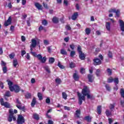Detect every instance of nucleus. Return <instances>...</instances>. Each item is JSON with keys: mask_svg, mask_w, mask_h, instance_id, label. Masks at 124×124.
<instances>
[{"mask_svg": "<svg viewBox=\"0 0 124 124\" xmlns=\"http://www.w3.org/2000/svg\"><path fill=\"white\" fill-rule=\"evenodd\" d=\"M82 94L78 92V104L79 105H81L83 101L86 100V98L85 96H87L88 99H92L93 96L92 94H90V89L87 86H84L82 89Z\"/></svg>", "mask_w": 124, "mask_h": 124, "instance_id": "f257e3e1", "label": "nucleus"}, {"mask_svg": "<svg viewBox=\"0 0 124 124\" xmlns=\"http://www.w3.org/2000/svg\"><path fill=\"white\" fill-rule=\"evenodd\" d=\"M10 115L9 116V118L8 119V122H12V119L14 122L16 121V117L13 115L14 113L13 112V109H11L9 110Z\"/></svg>", "mask_w": 124, "mask_h": 124, "instance_id": "f03ea898", "label": "nucleus"}, {"mask_svg": "<svg viewBox=\"0 0 124 124\" xmlns=\"http://www.w3.org/2000/svg\"><path fill=\"white\" fill-rule=\"evenodd\" d=\"M36 57V58H37L39 61H40L41 62H42L43 63H45V62H46V60H47V59L46 58V56L43 58L42 55H41V54H38L37 55Z\"/></svg>", "mask_w": 124, "mask_h": 124, "instance_id": "7ed1b4c3", "label": "nucleus"}, {"mask_svg": "<svg viewBox=\"0 0 124 124\" xmlns=\"http://www.w3.org/2000/svg\"><path fill=\"white\" fill-rule=\"evenodd\" d=\"M0 104L1 105L4 106V107H6V108H10V104L7 102H4L3 98L0 99Z\"/></svg>", "mask_w": 124, "mask_h": 124, "instance_id": "20e7f679", "label": "nucleus"}, {"mask_svg": "<svg viewBox=\"0 0 124 124\" xmlns=\"http://www.w3.org/2000/svg\"><path fill=\"white\" fill-rule=\"evenodd\" d=\"M120 28L121 31H124V22L123 20L119 19V20Z\"/></svg>", "mask_w": 124, "mask_h": 124, "instance_id": "39448f33", "label": "nucleus"}, {"mask_svg": "<svg viewBox=\"0 0 124 124\" xmlns=\"http://www.w3.org/2000/svg\"><path fill=\"white\" fill-rule=\"evenodd\" d=\"M93 61L94 65H99V64H101V61L98 58H95Z\"/></svg>", "mask_w": 124, "mask_h": 124, "instance_id": "423d86ee", "label": "nucleus"}, {"mask_svg": "<svg viewBox=\"0 0 124 124\" xmlns=\"http://www.w3.org/2000/svg\"><path fill=\"white\" fill-rule=\"evenodd\" d=\"M13 92H15V93H18L20 91H21V89L20 88V87H19L17 85H15L13 87Z\"/></svg>", "mask_w": 124, "mask_h": 124, "instance_id": "0eeeda50", "label": "nucleus"}, {"mask_svg": "<svg viewBox=\"0 0 124 124\" xmlns=\"http://www.w3.org/2000/svg\"><path fill=\"white\" fill-rule=\"evenodd\" d=\"M11 16H10L8 20L5 22L4 25V26H5V27H7V26H9V25H10L11 24Z\"/></svg>", "mask_w": 124, "mask_h": 124, "instance_id": "6e6552de", "label": "nucleus"}, {"mask_svg": "<svg viewBox=\"0 0 124 124\" xmlns=\"http://www.w3.org/2000/svg\"><path fill=\"white\" fill-rule=\"evenodd\" d=\"M88 79L89 82H90L91 83H93V82L94 77H93V75L89 74L88 75Z\"/></svg>", "mask_w": 124, "mask_h": 124, "instance_id": "1a4fd4ad", "label": "nucleus"}, {"mask_svg": "<svg viewBox=\"0 0 124 124\" xmlns=\"http://www.w3.org/2000/svg\"><path fill=\"white\" fill-rule=\"evenodd\" d=\"M34 5L38 10H42V5L40 4V3L36 2L34 3Z\"/></svg>", "mask_w": 124, "mask_h": 124, "instance_id": "9d476101", "label": "nucleus"}, {"mask_svg": "<svg viewBox=\"0 0 124 124\" xmlns=\"http://www.w3.org/2000/svg\"><path fill=\"white\" fill-rule=\"evenodd\" d=\"M8 85L9 86L10 91H11V92H13V87L14 86H12V85H13V83L12 82H11V81H9L8 82Z\"/></svg>", "mask_w": 124, "mask_h": 124, "instance_id": "9b49d317", "label": "nucleus"}, {"mask_svg": "<svg viewBox=\"0 0 124 124\" xmlns=\"http://www.w3.org/2000/svg\"><path fill=\"white\" fill-rule=\"evenodd\" d=\"M11 96V94H10V92L6 91L5 94L4 95V97L5 100H7V97H9Z\"/></svg>", "mask_w": 124, "mask_h": 124, "instance_id": "f8f14e48", "label": "nucleus"}, {"mask_svg": "<svg viewBox=\"0 0 124 124\" xmlns=\"http://www.w3.org/2000/svg\"><path fill=\"white\" fill-rule=\"evenodd\" d=\"M31 42L32 43L31 45V46L33 47V48H35V47H36V44H37L36 40H35V39H32Z\"/></svg>", "mask_w": 124, "mask_h": 124, "instance_id": "ddd939ff", "label": "nucleus"}, {"mask_svg": "<svg viewBox=\"0 0 124 124\" xmlns=\"http://www.w3.org/2000/svg\"><path fill=\"white\" fill-rule=\"evenodd\" d=\"M106 28L108 31H110L111 30V24L109 22H107L106 23Z\"/></svg>", "mask_w": 124, "mask_h": 124, "instance_id": "4468645a", "label": "nucleus"}, {"mask_svg": "<svg viewBox=\"0 0 124 124\" xmlns=\"http://www.w3.org/2000/svg\"><path fill=\"white\" fill-rule=\"evenodd\" d=\"M79 59H80L81 61H84V60H85L86 58L85 54L83 53V52H80V53H79Z\"/></svg>", "mask_w": 124, "mask_h": 124, "instance_id": "2eb2a0df", "label": "nucleus"}, {"mask_svg": "<svg viewBox=\"0 0 124 124\" xmlns=\"http://www.w3.org/2000/svg\"><path fill=\"white\" fill-rule=\"evenodd\" d=\"M73 77L75 81H78L79 80V75L76 73H74Z\"/></svg>", "mask_w": 124, "mask_h": 124, "instance_id": "dca6fc26", "label": "nucleus"}, {"mask_svg": "<svg viewBox=\"0 0 124 124\" xmlns=\"http://www.w3.org/2000/svg\"><path fill=\"white\" fill-rule=\"evenodd\" d=\"M77 17H78V13L76 12L72 16V19L74 20L75 21L76 19H77Z\"/></svg>", "mask_w": 124, "mask_h": 124, "instance_id": "f3484780", "label": "nucleus"}, {"mask_svg": "<svg viewBox=\"0 0 124 124\" xmlns=\"http://www.w3.org/2000/svg\"><path fill=\"white\" fill-rule=\"evenodd\" d=\"M80 115H81V111L80 110H77L76 111L75 115L77 118L80 119Z\"/></svg>", "mask_w": 124, "mask_h": 124, "instance_id": "a211bd4d", "label": "nucleus"}, {"mask_svg": "<svg viewBox=\"0 0 124 124\" xmlns=\"http://www.w3.org/2000/svg\"><path fill=\"white\" fill-rule=\"evenodd\" d=\"M48 62L50 64L54 63V62H55V58H54L53 57L49 58Z\"/></svg>", "mask_w": 124, "mask_h": 124, "instance_id": "6ab92c4d", "label": "nucleus"}, {"mask_svg": "<svg viewBox=\"0 0 124 124\" xmlns=\"http://www.w3.org/2000/svg\"><path fill=\"white\" fill-rule=\"evenodd\" d=\"M52 21L53 22V23L57 24V23H59V18L56 17H54L52 18Z\"/></svg>", "mask_w": 124, "mask_h": 124, "instance_id": "aec40b11", "label": "nucleus"}, {"mask_svg": "<svg viewBox=\"0 0 124 124\" xmlns=\"http://www.w3.org/2000/svg\"><path fill=\"white\" fill-rule=\"evenodd\" d=\"M97 111L98 115H100V114H101V106H98L97 108Z\"/></svg>", "mask_w": 124, "mask_h": 124, "instance_id": "412c9836", "label": "nucleus"}, {"mask_svg": "<svg viewBox=\"0 0 124 124\" xmlns=\"http://www.w3.org/2000/svg\"><path fill=\"white\" fill-rule=\"evenodd\" d=\"M16 107L19 109V110H22V111L25 110V108L22 107L21 105H16Z\"/></svg>", "mask_w": 124, "mask_h": 124, "instance_id": "4be33fe9", "label": "nucleus"}, {"mask_svg": "<svg viewBox=\"0 0 124 124\" xmlns=\"http://www.w3.org/2000/svg\"><path fill=\"white\" fill-rule=\"evenodd\" d=\"M36 103V100L35 99V98H33L32 101V102L31 103V105L32 107H33L35 105V104Z\"/></svg>", "mask_w": 124, "mask_h": 124, "instance_id": "5701e85b", "label": "nucleus"}, {"mask_svg": "<svg viewBox=\"0 0 124 124\" xmlns=\"http://www.w3.org/2000/svg\"><path fill=\"white\" fill-rule=\"evenodd\" d=\"M13 65H14V67H16L17 66V65H18V61H17L16 59L14 60Z\"/></svg>", "mask_w": 124, "mask_h": 124, "instance_id": "b1692460", "label": "nucleus"}, {"mask_svg": "<svg viewBox=\"0 0 124 124\" xmlns=\"http://www.w3.org/2000/svg\"><path fill=\"white\" fill-rule=\"evenodd\" d=\"M33 118L35 119V120H39V116L38 114L34 113L33 115Z\"/></svg>", "mask_w": 124, "mask_h": 124, "instance_id": "393cba45", "label": "nucleus"}, {"mask_svg": "<svg viewBox=\"0 0 124 124\" xmlns=\"http://www.w3.org/2000/svg\"><path fill=\"white\" fill-rule=\"evenodd\" d=\"M85 32L87 34V35H89L91 33V29L90 28H86L85 29Z\"/></svg>", "mask_w": 124, "mask_h": 124, "instance_id": "a878e982", "label": "nucleus"}, {"mask_svg": "<svg viewBox=\"0 0 124 124\" xmlns=\"http://www.w3.org/2000/svg\"><path fill=\"white\" fill-rule=\"evenodd\" d=\"M100 72H101V71L100 69H97L96 71V76H97L98 77H99V76H100Z\"/></svg>", "mask_w": 124, "mask_h": 124, "instance_id": "bb28decb", "label": "nucleus"}, {"mask_svg": "<svg viewBox=\"0 0 124 124\" xmlns=\"http://www.w3.org/2000/svg\"><path fill=\"white\" fill-rule=\"evenodd\" d=\"M62 96L64 99H66L67 98V94H66V93L65 92H63L62 93Z\"/></svg>", "mask_w": 124, "mask_h": 124, "instance_id": "cd10ccee", "label": "nucleus"}, {"mask_svg": "<svg viewBox=\"0 0 124 124\" xmlns=\"http://www.w3.org/2000/svg\"><path fill=\"white\" fill-rule=\"evenodd\" d=\"M112 82H114V79L110 77L108 79V83H112Z\"/></svg>", "mask_w": 124, "mask_h": 124, "instance_id": "c85d7f7f", "label": "nucleus"}, {"mask_svg": "<svg viewBox=\"0 0 124 124\" xmlns=\"http://www.w3.org/2000/svg\"><path fill=\"white\" fill-rule=\"evenodd\" d=\"M38 97L40 100H42V99H43V98L42 97V94L40 93H38Z\"/></svg>", "mask_w": 124, "mask_h": 124, "instance_id": "c756f323", "label": "nucleus"}, {"mask_svg": "<svg viewBox=\"0 0 124 124\" xmlns=\"http://www.w3.org/2000/svg\"><path fill=\"white\" fill-rule=\"evenodd\" d=\"M61 54H62V55H67V52L64 49H61Z\"/></svg>", "mask_w": 124, "mask_h": 124, "instance_id": "7c9ffc66", "label": "nucleus"}, {"mask_svg": "<svg viewBox=\"0 0 124 124\" xmlns=\"http://www.w3.org/2000/svg\"><path fill=\"white\" fill-rule=\"evenodd\" d=\"M44 69L48 73H50V69L49 68V67L48 66H46L44 67Z\"/></svg>", "mask_w": 124, "mask_h": 124, "instance_id": "2f4dec72", "label": "nucleus"}, {"mask_svg": "<svg viewBox=\"0 0 124 124\" xmlns=\"http://www.w3.org/2000/svg\"><path fill=\"white\" fill-rule=\"evenodd\" d=\"M92 118L90 116H86L85 117V120L86 121H87V122H91V121L92 120Z\"/></svg>", "mask_w": 124, "mask_h": 124, "instance_id": "473e14b6", "label": "nucleus"}, {"mask_svg": "<svg viewBox=\"0 0 124 124\" xmlns=\"http://www.w3.org/2000/svg\"><path fill=\"white\" fill-rule=\"evenodd\" d=\"M107 71L109 75H112V70H111V69L108 68Z\"/></svg>", "mask_w": 124, "mask_h": 124, "instance_id": "72a5a7b5", "label": "nucleus"}, {"mask_svg": "<svg viewBox=\"0 0 124 124\" xmlns=\"http://www.w3.org/2000/svg\"><path fill=\"white\" fill-rule=\"evenodd\" d=\"M113 81L116 84V85H118L119 84V78H115L113 79Z\"/></svg>", "mask_w": 124, "mask_h": 124, "instance_id": "f704fd0d", "label": "nucleus"}, {"mask_svg": "<svg viewBox=\"0 0 124 124\" xmlns=\"http://www.w3.org/2000/svg\"><path fill=\"white\" fill-rule=\"evenodd\" d=\"M78 54L82 53V47H81V46H78Z\"/></svg>", "mask_w": 124, "mask_h": 124, "instance_id": "c9c22d12", "label": "nucleus"}, {"mask_svg": "<svg viewBox=\"0 0 124 124\" xmlns=\"http://www.w3.org/2000/svg\"><path fill=\"white\" fill-rule=\"evenodd\" d=\"M70 68H74V67H75V63L72 62L70 63Z\"/></svg>", "mask_w": 124, "mask_h": 124, "instance_id": "e433bc0d", "label": "nucleus"}, {"mask_svg": "<svg viewBox=\"0 0 124 124\" xmlns=\"http://www.w3.org/2000/svg\"><path fill=\"white\" fill-rule=\"evenodd\" d=\"M58 66L60 68H61L62 69H64V67L63 65H62L60 62H58Z\"/></svg>", "mask_w": 124, "mask_h": 124, "instance_id": "4c0bfd02", "label": "nucleus"}, {"mask_svg": "<svg viewBox=\"0 0 124 124\" xmlns=\"http://www.w3.org/2000/svg\"><path fill=\"white\" fill-rule=\"evenodd\" d=\"M106 114L107 117H109V116H111V112L109 111V110L107 109L106 111Z\"/></svg>", "mask_w": 124, "mask_h": 124, "instance_id": "58836bf2", "label": "nucleus"}, {"mask_svg": "<svg viewBox=\"0 0 124 124\" xmlns=\"http://www.w3.org/2000/svg\"><path fill=\"white\" fill-rule=\"evenodd\" d=\"M115 103L114 104H111L109 106V108L110 110H112V109H114L115 108Z\"/></svg>", "mask_w": 124, "mask_h": 124, "instance_id": "ea45409f", "label": "nucleus"}, {"mask_svg": "<svg viewBox=\"0 0 124 124\" xmlns=\"http://www.w3.org/2000/svg\"><path fill=\"white\" fill-rule=\"evenodd\" d=\"M55 82L57 84H60L62 83V80L60 78H56L55 79Z\"/></svg>", "mask_w": 124, "mask_h": 124, "instance_id": "a19ab883", "label": "nucleus"}, {"mask_svg": "<svg viewBox=\"0 0 124 124\" xmlns=\"http://www.w3.org/2000/svg\"><path fill=\"white\" fill-rule=\"evenodd\" d=\"M115 13L116 14L117 17H120V10H116Z\"/></svg>", "mask_w": 124, "mask_h": 124, "instance_id": "79ce46f5", "label": "nucleus"}, {"mask_svg": "<svg viewBox=\"0 0 124 124\" xmlns=\"http://www.w3.org/2000/svg\"><path fill=\"white\" fill-rule=\"evenodd\" d=\"M109 13H115L116 12V9H111L108 11Z\"/></svg>", "mask_w": 124, "mask_h": 124, "instance_id": "37998d69", "label": "nucleus"}, {"mask_svg": "<svg viewBox=\"0 0 124 124\" xmlns=\"http://www.w3.org/2000/svg\"><path fill=\"white\" fill-rule=\"evenodd\" d=\"M31 95L30 93H27V94L25 95L26 98H31Z\"/></svg>", "mask_w": 124, "mask_h": 124, "instance_id": "c03bdc74", "label": "nucleus"}, {"mask_svg": "<svg viewBox=\"0 0 124 124\" xmlns=\"http://www.w3.org/2000/svg\"><path fill=\"white\" fill-rule=\"evenodd\" d=\"M9 56V58H11V60H12V59H13L14 57H15V54L14 53H12L10 54Z\"/></svg>", "mask_w": 124, "mask_h": 124, "instance_id": "a18cd8bd", "label": "nucleus"}, {"mask_svg": "<svg viewBox=\"0 0 124 124\" xmlns=\"http://www.w3.org/2000/svg\"><path fill=\"white\" fill-rule=\"evenodd\" d=\"M2 69L3 73H6V72H7V68L5 66L3 67Z\"/></svg>", "mask_w": 124, "mask_h": 124, "instance_id": "49530a36", "label": "nucleus"}, {"mask_svg": "<svg viewBox=\"0 0 124 124\" xmlns=\"http://www.w3.org/2000/svg\"><path fill=\"white\" fill-rule=\"evenodd\" d=\"M43 5L44 7H45V8H46V9H48V5L47 4L45 3V2H43Z\"/></svg>", "mask_w": 124, "mask_h": 124, "instance_id": "de8ad7c7", "label": "nucleus"}, {"mask_svg": "<svg viewBox=\"0 0 124 124\" xmlns=\"http://www.w3.org/2000/svg\"><path fill=\"white\" fill-rule=\"evenodd\" d=\"M42 24L44 25V26H46V25L48 24V22H47V20H44L42 21Z\"/></svg>", "mask_w": 124, "mask_h": 124, "instance_id": "09e8293b", "label": "nucleus"}, {"mask_svg": "<svg viewBox=\"0 0 124 124\" xmlns=\"http://www.w3.org/2000/svg\"><path fill=\"white\" fill-rule=\"evenodd\" d=\"M70 56L71 57H74L75 56V51H72L70 53Z\"/></svg>", "mask_w": 124, "mask_h": 124, "instance_id": "8fccbe9b", "label": "nucleus"}, {"mask_svg": "<svg viewBox=\"0 0 124 124\" xmlns=\"http://www.w3.org/2000/svg\"><path fill=\"white\" fill-rule=\"evenodd\" d=\"M106 88L107 91H110V90H111L110 86L108 84L106 85Z\"/></svg>", "mask_w": 124, "mask_h": 124, "instance_id": "3c124183", "label": "nucleus"}, {"mask_svg": "<svg viewBox=\"0 0 124 124\" xmlns=\"http://www.w3.org/2000/svg\"><path fill=\"white\" fill-rule=\"evenodd\" d=\"M64 110H67V111H70V108L67 106L64 107Z\"/></svg>", "mask_w": 124, "mask_h": 124, "instance_id": "603ef678", "label": "nucleus"}, {"mask_svg": "<svg viewBox=\"0 0 124 124\" xmlns=\"http://www.w3.org/2000/svg\"><path fill=\"white\" fill-rule=\"evenodd\" d=\"M44 44L45 45H48V44H49V42L47 40H44Z\"/></svg>", "mask_w": 124, "mask_h": 124, "instance_id": "864d4df0", "label": "nucleus"}, {"mask_svg": "<svg viewBox=\"0 0 124 124\" xmlns=\"http://www.w3.org/2000/svg\"><path fill=\"white\" fill-rule=\"evenodd\" d=\"M80 73H82V74L85 73V69L84 68H81L80 69Z\"/></svg>", "mask_w": 124, "mask_h": 124, "instance_id": "5fc2aeb1", "label": "nucleus"}, {"mask_svg": "<svg viewBox=\"0 0 124 124\" xmlns=\"http://www.w3.org/2000/svg\"><path fill=\"white\" fill-rule=\"evenodd\" d=\"M31 54H32V56H33L34 57H36L37 55L36 54V53L34 52L31 51L30 52Z\"/></svg>", "mask_w": 124, "mask_h": 124, "instance_id": "6e6d98bb", "label": "nucleus"}, {"mask_svg": "<svg viewBox=\"0 0 124 124\" xmlns=\"http://www.w3.org/2000/svg\"><path fill=\"white\" fill-rule=\"evenodd\" d=\"M21 40L23 42H25V41H26V37L25 36H21Z\"/></svg>", "mask_w": 124, "mask_h": 124, "instance_id": "4d7b16f0", "label": "nucleus"}, {"mask_svg": "<svg viewBox=\"0 0 124 124\" xmlns=\"http://www.w3.org/2000/svg\"><path fill=\"white\" fill-rule=\"evenodd\" d=\"M70 47L72 50H74V48H75V46H74V44H72L70 45Z\"/></svg>", "mask_w": 124, "mask_h": 124, "instance_id": "13d9d810", "label": "nucleus"}, {"mask_svg": "<svg viewBox=\"0 0 124 124\" xmlns=\"http://www.w3.org/2000/svg\"><path fill=\"white\" fill-rule=\"evenodd\" d=\"M26 58L29 61L31 60V56H30V54H29V53H27V55L26 56Z\"/></svg>", "mask_w": 124, "mask_h": 124, "instance_id": "bf43d9fd", "label": "nucleus"}, {"mask_svg": "<svg viewBox=\"0 0 124 124\" xmlns=\"http://www.w3.org/2000/svg\"><path fill=\"white\" fill-rule=\"evenodd\" d=\"M46 103H50L51 102V100L48 98H46Z\"/></svg>", "mask_w": 124, "mask_h": 124, "instance_id": "052dcab7", "label": "nucleus"}, {"mask_svg": "<svg viewBox=\"0 0 124 124\" xmlns=\"http://www.w3.org/2000/svg\"><path fill=\"white\" fill-rule=\"evenodd\" d=\"M44 29V27H43V26H41L39 27V31H43Z\"/></svg>", "mask_w": 124, "mask_h": 124, "instance_id": "680f3d73", "label": "nucleus"}, {"mask_svg": "<svg viewBox=\"0 0 124 124\" xmlns=\"http://www.w3.org/2000/svg\"><path fill=\"white\" fill-rule=\"evenodd\" d=\"M0 87L2 89H3V88H4V86L3 85V83L2 82L0 83Z\"/></svg>", "mask_w": 124, "mask_h": 124, "instance_id": "e2e57ef3", "label": "nucleus"}, {"mask_svg": "<svg viewBox=\"0 0 124 124\" xmlns=\"http://www.w3.org/2000/svg\"><path fill=\"white\" fill-rule=\"evenodd\" d=\"M25 54H26V51L22 50L21 51V56H22V57H24V55H25Z\"/></svg>", "mask_w": 124, "mask_h": 124, "instance_id": "0e129e2a", "label": "nucleus"}, {"mask_svg": "<svg viewBox=\"0 0 124 124\" xmlns=\"http://www.w3.org/2000/svg\"><path fill=\"white\" fill-rule=\"evenodd\" d=\"M113 123V120L111 118H108V124H111Z\"/></svg>", "mask_w": 124, "mask_h": 124, "instance_id": "69168bd1", "label": "nucleus"}, {"mask_svg": "<svg viewBox=\"0 0 124 124\" xmlns=\"http://www.w3.org/2000/svg\"><path fill=\"white\" fill-rule=\"evenodd\" d=\"M48 124H54V122H53V121L49 120L48 121Z\"/></svg>", "mask_w": 124, "mask_h": 124, "instance_id": "338daca9", "label": "nucleus"}, {"mask_svg": "<svg viewBox=\"0 0 124 124\" xmlns=\"http://www.w3.org/2000/svg\"><path fill=\"white\" fill-rule=\"evenodd\" d=\"M108 56L109 58H112V52H111L110 51L108 52Z\"/></svg>", "mask_w": 124, "mask_h": 124, "instance_id": "774afa93", "label": "nucleus"}]
</instances>
